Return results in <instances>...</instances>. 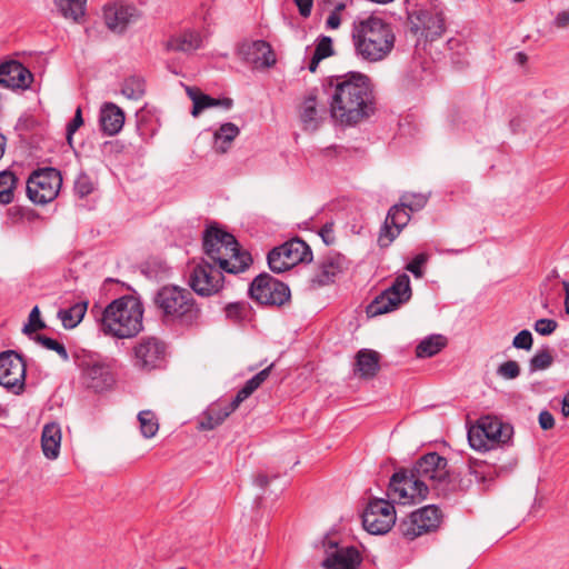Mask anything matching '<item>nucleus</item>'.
<instances>
[{"instance_id":"nucleus-1","label":"nucleus","mask_w":569,"mask_h":569,"mask_svg":"<svg viewBox=\"0 0 569 569\" xmlns=\"http://www.w3.org/2000/svg\"><path fill=\"white\" fill-rule=\"evenodd\" d=\"M332 121L341 127H356L377 111L373 80L360 71L335 74L321 81Z\"/></svg>"},{"instance_id":"nucleus-2","label":"nucleus","mask_w":569,"mask_h":569,"mask_svg":"<svg viewBox=\"0 0 569 569\" xmlns=\"http://www.w3.org/2000/svg\"><path fill=\"white\" fill-rule=\"evenodd\" d=\"M152 305L157 317L166 327L189 330L201 322L202 310L187 288L164 284L154 292Z\"/></svg>"},{"instance_id":"nucleus-3","label":"nucleus","mask_w":569,"mask_h":569,"mask_svg":"<svg viewBox=\"0 0 569 569\" xmlns=\"http://www.w3.org/2000/svg\"><path fill=\"white\" fill-rule=\"evenodd\" d=\"M202 251L207 260L231 274L246 271L253 262L250 252L242 250L237 238L217 222L208 224L203 230Z\"/></svg>"},{"instance_id":"nucleus-4","label":"nucleus","mask_w":569,"mask_h":569,"mask_svg":"<svg viewBox=\"0 0 569 569\" xmlns=\"http://www.w3.org/2000/svg\"><path fill=\"white\" fill-rule=\"evenodd\" d=\"M351 36L357 57L367 62L386 59L395 48L392 24L376 14L355 20Z\"/></svg>"},{"instance_id":"nucleus-5","label":"nucleus","mask_w":569,"mask_h":569,"mask_svg":"<svg viewBox=\"0 0 569 569\" xmlns=\"http://www.w3.org/2000/svg\"><path fill=\"white\" fill-rule=\"evenodd\" d=\"M143 305L130 295L111 301L102 311L101 330L119 339L136 337L142 329Z\"/></svg>"},{"instance_id":"nucleus-6","label":"nucleus","mask_w":569,"mask_h":569,"mask_svg":"<svg viewBox=\"0 0 569 569\" xmlns=\"http://www.w3.org/2000/svg\"><path fill=\"white\" fill-rule=\"evenodd\" d=\"M74 363L80 370V380L86 389L102 392L116 385L114 359L81 350L74 353Z\"/></svg>"},{"instance_id":"nucleus-7","label":"nucleus","mask_w":569,"mask_h":569,"mask_svg":"<svg viewBox=\"0 0 569 569\" xmlns=\"http://www.w3.org/2000/svg\"><path fill=\"white\" fill-rule=\"evenodd\" d=\"M411 477L432 481V489L438 497H447L457 489L458 475L450 470L448 460L438 452L422 455L409 470Z\"/></svg>"},{"instance_id":"nucleus-8","label":"nucleus","mask_w":569,"mask_h":569,"mask_svg":"<svg viewBox=\"0 0 569 569\" xmlns=\"http://www.w3.org/2000/svg\"><path fill=\"white\" fill-rule=\"evenodd\" d=\"M513 427L501 421L496 416L480 417L475 426L468 430V441L472 449L489 451L510 441Z\"/></svg>"},{"instance_id":"nucleus-9","label":"nucleus","mask_w":569,"mask_h":569,"mask_svg":"<svg viewBox=\"0 0 569 569\" xmlns=\"http://www.w3.org/2000/svg\"><path fill=\"white\" fill-rule=\"evenodd\" d=\"M405 11L415 34L420 33L433 41L446 31L445 17L441 11L432 12L431 0H406Z\"/></svg>"},{"instance_id":"nucleus-10","label":"nucleus","mask_w":569,"mask_h":569,"mask_svg":"<svg viewBox=\"0 0 569 569\" xmlns=\"http://www.w3.org/2000/svg\"><path fill=\"white\" fill-rule=\"evenodd\" d=\"M248 296L260 306L281 308L290 303L291 290L287 283L268 272H262L250 282Z\"/></svg>"},{"instance_id":"nucleus-11","label":"nucleus","mask_w":569,"mask_h":569,"mask_svg":"<svg viewBox=\"0 0 569 569\" xmlns=\"http://www.w3.org/2000/svg\"><path fill=\"white\" fill-rule=\"evenodd\" d=\"M312 260L310 246L299 237L272 248L267 254L268 267L274 273H282L298 263H310Z\"/></svg>"},{"instance_id":"nucleus-12","label":"nucleus","mask_w":569,"mask_h":569,"mask_svg":"<svg viewBox=\"0 0 569 569\" xmlns=\"http://www.w3.org/2000/svg\"><path fill=\"white\" fill-rule=\"evenodd\" d=\"M442 520L441 509L436 505H428L401 518L397 530L405 539L412 541L422 535L436 532Z\"/></svg>"},{"instance_id":"nucleus-13","label":"nucleus","mask_w":569,"mask_h":569,"mask_svg":"<svg viewBox=\"0 0 569 569\" xmlns=\"http://www.w3.org/2000/svg\"><path fill=\"white\" fill-rule=\"evenodd\" d=\"M61 171L53 167L33 170L27 180V196L36 204L53 201L61 189Z\"/></svg>"},{"instance_id":"nucleus-14","label":"nucleus","mask_w":569,"mask_h":569,"mask_svg":"<svg viewBox=\"0 0 569 569\" xmlns=\"http://www.w3.org/2000/svg\"><path fill=\"white\" fill-rule=\"evenodd\" d=\"M411 298L410 278L399 274L392 284L378 295L366 308L369 318L385 315L398 309Z\"/></svg>"},{"instance_id":"nucleus-15","label":"nucleus","mask_w":569,"mask_h":569,"mask_svg":"<svg viewBox=\"0 0 569 569\" xmlns=\"http://www.w3.org/2000/svg\"><path fill=\"white\" fill-rule=\"evenodd\" d=\"M27 360L16 350L0 352V386L20 396L26 391Z\"/></svg>"},{"instance_id":"nucleus-16","label":"nucleus","mask_w":569,"mask_h":569,"mask_svg":"<svg viewBox=\"0 0 569 569\" xmlns=\"http://www.w3.org/2000/svg\"><path fill=\"white\" fill-rule=\"evenodd\" d=\"M223 272L218 266L202 258L190 272L188 284L198 296H214L223 289Z\"/></svg>"},{"instance_id":"nucleus-17","label":"nucleus","mask_w":569,"mask_h":569,"mask_svg":"<svg viewBox=\"0 0 569 569\" xmlns=\"http://www.w3.org/2000/svg\"><path fill=\"white\" fill-rule=\"evenodd\" d=\"M362 527L370 535H386L396 525L395 506L383 498L369 500L361 515Z\"/></svg>"},{"instance_id":"nucleus-18","label":"nucleus","mask_w":569,"mask_h":569,"mask_svg":"<svg viewBox=\"0 0 569 569\" xmlns=\"http://www.w3.org/2000/svg\"><path fill=\"white\" fill-rule=\"evenodd\" d=\"M166 343L156 337L142 338L133 348L134 366L151 371L166 366Z\"/></svg>"},{"instance_id":"nucleus-19","label":"nucleus","mask_w":569,"mask_h":569,"mask_svg":"<svg viewBox=\"0 0 569 569\" xmlns=\"http://www.w3.org/2000/svg\"><path fill=\"white\" fill-rule=\"evenodd\" d=\"M350 267V260L338 251H329L318 263V271L312 278V283L318 287L329 286L343 274Z\"/></svg>"},{"instance_id":"nucleus-20","label":"nucleus","mask_w":569,"mask_h":569,"mask_svg":"<svg viewBox=\"0 0 569 569\" xmlns=\"http://www.w3.org/2000/svg\"><path fill=\"white\" fill-rule=\"evenodd\" d=\"M408 211L405 206H401V202L390 207L377 240L381 249L388 248L408 224L411 219Z\"/></svg>"},{"instance_id":"nucleus-21","label":"nucleus","mask_w":569,"mask_h":569,"mask_svg":"<svg viewBox=\"0 0 569 569\" xmlns=\"http://www.w3.org/2000/svg\"><path fill=\"white\" fill-rule=\"evenodd\" d=\"M32 81V72L20 61L9 60L0 64V86L12 90H27Z\"/></svg>"},{"instance_id":"nucleus-22","label":"nucleus","mask_w":569,"mask_h":569,"mask_svg":"<svg viewBox=\"0 0 569 569\" xmlns=\"http://www.w3.org/2000/svg\"><path fill=\"white\" fill-rule=\"evenodd\" d=\"M242 60L257 68H270L276 63V54L271 44L266 40L246 41L239 46Z\"/></svg>"},{"instance_id":"nucleus-23","label":"nucleus","mask_w":569,"mask_h":569,"mask_svg":"<svg viewBox=\"0 0 569 569\" xmlns=\"http://www.w3.org/2000/svg\"><path fill=\"white\" fill-rule=\"evenodd\" d=\"M299 119L305 131H316L326 119L327 108H318L317 89H311L299 107Z\"/></svg>"},{"instance_id":"nucleus-24","label":"nucleus","mask_w":569,"mask_h":569,"mask_svg":"<svg viewBox=\"0 0 569 569\" xmlns=\"http://www.w3.org/2000/svg\"><path fill=\"white\" fill-rule=\"evenodd\" d=\"M412 477L409 473V470L406 468H400L397 470L390 478L387 497L391 505H409L412 501V496H410V483Z\"/></svg>"},{"instance_id":"nucleus-25","label":"nucleus","mask_w":569,"mask_h":569,"mask_svg":"<svg viewBox=\"0 0 569 569\" xmlns=\"http://www.w3.org/2000/svg\"><path fill=\"white\" fill-rule=\"evenodd\" d=\"M380 371V353L372 349H360L353 363V375L362 380H372Z\"/></svg>"},{"instance_id":"nucleus-26","label":"nucleus","mask_w":569,"mask_h":569,"mask_svg":"<svg viewBox=\"0 0 569 569\" xmlns=\"http://www.w3.org/2000/svg\"><path fill=\"white\" fill-rule=\"evenodd\" d=\"M362 562V557L355 546L337 549L327 557L322 566L326 569H358Z\"/></svg>"},{"instance_id":"nucleus-27","label":"nucleus","mask_w":569,"mask_h":569,"mask_svg":"<svg viewBox=\"0 0 569 569\" xmlns=\"http://www.w3.org/2000/svg\"><path fill=\"white\" fill-rule=\"evenodd\" d=\"M124 112L113 102H106L100 110L99 123L103 134L114 136L124 124Z\"/></svg>"},{"instance_id":"nucleus-28","label":"nucleus","mask_w":569,"mask_h":569,"mask_svg":"<svg viewBox=\"0 0 569 569\" xmlns=\"http://www.w3.org/2000/svg\"><path fill=\"white\" fill-rule=\"evenodd\" d=\"M187 93L192 100L191 114L193 117H198L204 109L208 108L223 107L224 109H230L233 106V100L231 98H213L201 92L198 88L188 87Z\"/></svg>"},{"instance_id":"nucleus-29","label":"nucleus","mask_w":569,"mask_h":569,"mask_svg":"<svg viewBox=\"0 0 569 569\" xmlns=\"http://www.w3.org/2000/svg\"><path fill=\"white\" fill-rule=\"evenodd\" d=\"M136 8L132 6H114L104 10L107 27L117 32H123L134 16Z\"/></svg>"},{"instance_id":"nucleus-30","label":"nucleus","mask_w":569,"mask_h":569,"mask_svg":"<svg viewBox=\"0 0 569 569\" xmlns=\"http://www.w3.org/2000/svg\"><path fill=\"white\" fill-rule=\"evenodd\" d=\"M201 47L202 37L194 30H186L180 34L172 36L166 44L167 50L183 53H192Z\"/></svg>"},{"instance_id":"nucleus-31","label":"nucleus","mask_w":569,"mask_h":569,"mask_svg":"<svg viewBox=\"0 0 569 569\" xmlns=\"http://www.w3.org/2000/svg\"><path fill=\"white\" fill-rule=\"evenodd\" d=\"M224 317L237 326H246L256 319V311L248 301L229 302L223 307Z\"/></svg>"},{"instance_id":"nucleus-32","label":"nucleus","mask_w":569,"mask_h":569,"mask_svg":"<svg viewBox=\"0 0 569 569\" xmlns=\"http://www.w3.org/2000/svg\"><path fill=\"white\" fill-rule=\"evenodd\" d=\"M61 429L56 422L47 423L43 427L41 436V447L43 455L48 459H57L60 452Z\"/></svg>"},{"instance_id":"nucleus-33","label":"nucleus","mask_w":569,"mask_h":569,"mask_svg":"<svg viewBox=\"0 0 569 569\" xmlns=\"http://www.w3.org/2000/svg\"><path fill=\"white\" fill-rule=\"evenodd\" d=\"M234 410L231 402L224 407L211 406L203 413L198 423L199 430H213L220 426Z\"/></svg>"},{"instance_id":"nucleus-34","label":"nucleus","mask_w":569,"mask_h":569,"mask_svg":"<svg viewBox=\"0 0 569 569\" xmlns=\"http://www.w3.org/2000/svg\"><path fill=\"white\" fill-rule=\"evenodd\" d=\"M239 128L232 122H226L213 133V149L218 153H226L232 141L239 136Z\"/></svg>"},{"instance_id":"nucleus-35","label":"nucleus","mask_w":569,"mask_h":569,"mask_svg":"<svg viewBox=\"0 0 569 569\" xmlns=\"http://www.w3.org/2000/svg\"><path fill=\"white\" fill-rule=\"evenodd\" d=\"M88 308V301H80L74 303L68 309H60L58 312L59 319L66 329H73L83 319Z\"/></svg>"},{"instance_id":"nucleus-36","label":"nucleus","mask_w":569,"mask_h":569,"mask_svg":"<svg viewBox=\"0 0 569 569\" xmlns=\"http://www.w3.org/2000/svg\"><path fill=\"white\" fill-rule=\"evenodd\" d=\"M447 346V338L442 335H432L425 338L416 347L418 358H430L439 353Z\"/></svg>"},{"instance_id":"nucleus-37","label":"nucleus","mask_w":569,"mask_h":569,"mask_svg":"<svg viewBox=\"0 0 569 569\" xmlns=\"http://www.w3.org/2000/svg\"><path fill=\"white\" fill-rule=\"evenodd\" d=\"M59 12L78 22L86 14L87 0H53Z\"/></svg>"},{"instance_id":"nucleus-38","label":"nucleus","mask_w":569,"mask_h":569,"mask_svg":"<svg viewBox=\"0 0 569 569\" xmlns=\"http://www.w3.org/2000/svg\"><path fill=\"white\" fill-rule=\"evenodd\" d=\"M121 92L128 99L139 100L146 94V80L141 76H130L126 78L121 86Z\"/></svg>"},{"instance_id":"nucleus-39","label":"nucleus","mask_w":569,"mask_h":569,"mask_svg":"<svg viewBox=\"0 0 569 569\" xmlns=\"http://www.w3.org/2000/svg\"><path fill=\"white\" fill-rule=\"evenodd\" d=\"M17 184L18 178L12 171L0 172V203L8 204L13 201Z\"/></svg>"},{"instance_id":"nucleus-40","label":"nucleus","mask_w":569,"mask_h":569,"mask_svg":"<svg viewBox=\"0 0 569 569\" xmlns=\"http://www.w3.org/2000/svg\"><path fill=\"white\" fill-rule=\"evenodd\" d=\"M555 361L551 349L545 346L536 351V353L529 360V371L536 372L546 370L552 366Z\"/></svg>"},{"instance_id":"nucleus-41","label":"nucleus","mask_w":569,"mask_h":569,"mask_svg":"<svg viewBox=\"0 0 569 569\" xmlns=\"http://www.w3.org/2000/svg\"><path fill=\"white\" fill-rule=\"evenodd\" d=\"M140 431L144 438H152L159 430V422L151 410H142L138 413Z\"/></svg>"},{"instance_id":"nucleus-42","label":"nucleus","mask_w":569,"mask_h":569,"mask_svg":"<svg viewBox=\"0 0 569 569\" xmlns=\"http://www.w3.org/2000/svg\"><path fill=\"white\" fill-rule=\"evenodd\" d=\"M31 339L39 343L40 346H42L43 348H46L47 350L57 352L58 356L63 361L69 360V353L67 351V348L60 341L40 333H36L33 337H31Z\"/></svg>"},{"instance_id":"nucleus-43","label":"nucleus","mask_w":569,"mask_h":569,"mask_svg":"<svg viewBox=\"0 0 569 569\" xmlns=\"http://www.w3.org/2000/svg\"><path fill=\"white\" fill-rule=\"evenodd\" d=\"M409 78L413 82H421L425 79V73L431 74V62L420 58H413L409 67Z\"/></svg>"},{"instance_id":"nucleus-44","label":"nucleus","mask_w":569,"mask_h":569,"mask_svg":"<svg viewBox=\"0 0 569 569\" xmlns=\"http://www.w3.org/2000/svg\"><path fill=\"white\" fill-rule=\"evenodd\" d=\"M47 328L46 322L41 319V312L38 306H34L28 318V322L23 326L22 332L29 337H31L32 333H37L40 330H43Z\"/></svg>"},{"instance_id":"nucleus-45","label":"nucleus","mask_w":569,"mask_h":569,"mask_svg":"<svg viewBox=\"0 0 569 569\" xmlns=\"http://www.w3.org/2000/svg\"><path fill=\"white\" fill-rule=\"evenodd\" d=\"M94 190L93 182L91 180V177L86 173L84 171H81L73 183V191L74 194L78 196L80 199L88 197L91 194Z\"/></svg>"},{"instance_id":"nucleus-46","label":"nucleus","mask_w":569,"mask_h":569,"mask_svg":"<svg viewBox=\"0 0 569 569\" xmlns=\"http://www.w3.org/2000/svg\"><path fill=\"white\" fill-rule=\"evenodd\" d=\"M400 202L410 212H417L426 207L428 197L423 193H403L400 197Z\"/></svg>"},{"instance_id":"nucleus-47","label":"nucleus","mask_w":569,"mask_h":569,"mask_svg":"<svg viewBox=\"0 0 569 569\" xmlns=\"http://www.w3.org/2000/svg\"><path fill=\"white\" fill-rule=\"evenodd\" d=\"M429 493V487L425 482L423 478H417L412 477L411 483H410V496H412L411 503H415L417 501H421L428 497Z\"/></svg>"},{"instance_id":"nucleus-48","label":"nucleus","mask_w":569,"mask_h":569,"mask_svg":"<svg viewBox=\"0 0 569 569\" xmlns=\"http://www.w3.org/2000/svg\"><path fill=\"white\" fill-rule=\"evenodd\" d=\"M497 375L507 380H513L520 375V366L515 360L502 362L497 368Z\"/></svg>"},{"instance_id":"nucleus-49","label":"nucleus","mask_w":569,"mask_h":569,"mask_svg":"<svg viewBox=\"0 0 569 569\" xmlns=\"http://www.w3.org/2000/svg\"><path fill=\"white\" fill-rule=\"evenodd\" d=\"M9 214L14 220H27L29 222H32L40 218V214L28 207H21V206H13L9 209Z\"/></svg>"},{"instance_id":"nucleus-50","label":"nucleus","mask_w":569,"mask_h":569,"mask_svg":"<svg viewBox=\"0 0 569 569\" xmlns=\"http://www.w3.org/2000/svg\"><path fill=\"white\" fill-rule=\"evenodd\" d=\"M313 53L322 60L335 53L332 39L328 36H320L317 40Z\"/></svg>"},{"instance_id":"nucleus-51","label":"nucleus","mask_w":569,"mask_h":569,"mask_svg":"<svg viewBox=\"0 0 569 569\" xmlns=\"http://www.w3.org/2000/svg\"><path fill=\"white\" fill-rule=\"evenodd\" d=\"M429 259L428 253L421 252L418 253L416 257L412 258L410 262L407 263L406 269L411 272L415 278H422L423 277V266L427 263Z\"/></svg>"},{"instance_id":"nucleus-52","label":"nucleus","mask_w":569,"mask_h":569,"mask_svg":"<svg viewBox=\"0 0 569 569\" xmlns=\"http://www.w3.org/2000/svg\"><path fill=\"white\" fill-rule=\"evenodd\" d=\"M257 390L254 383L251 379L247 380L246 383L239 391L236 397L231 401V410H236L241 402H243L247 398H249Z\"/></svg>"},{"instance_id":"nucleus-53","label":"nucleus","mask_w":569,"mask_h":569,"mask_svg":"<svg viewBox=\"0 0 569 569\" xmlns=\"http://www.w3.org/2000/svg\"><path fill=\"white\" fill-rule=\"evenodd\" d=\"M533 345L532 333L528 329L521 330L517 333L512 340V346L516 349H522L529 351Z\"/></svg>"},{"instance_id":"nucleus-54","label":"nucleus","mask_w":569,"mask_h":569,"mask_svg":"<svg viewBox=\"0 0 569 569\" xmlns=\"http://www.w3.org/2000/svg\"><path fill=\"white\" fill-rule=\"evenodd\" d=\"M558 327V322L553 319L541 318L536 321L535 330L541 336L551 335Z\"/></svg>"},{"instance_id":"nucleus-55","label":"nucleus","mask_w":569,"mask_h":569,"mask_svg":"<svg viewBox=\"0 0 569 569\" xmlns=\"http://www.w3.org/2000/svg\"><path fill=\"white\" fill-rule=\"evenodd\" d=\"M83 117L81 108L78 107L72 120L67 124V140L69 143L72 141V136L77 132V130L83 126Z\"/></svg>"},{"instance_id":"nucleus-56","label":"nucleus","mask_w":569,"mask_h":569,"mask_svg":"<svg viewBox=\"0 0 569 569\" xmlns=\"http://www.w3.org/2000/svg\"><path fill=\"white\" fill-rule=\"evenodd\" d=\"M333 228H335V222L328 221L320 228V230L318 232V234L322 239L323 243L327 246H331L336 241Z\"/></svg>"},{"instance_id":"nucleus-57","label":"nucleus","mask_w":569,"mask_h":569,"mask_svg":"<svg viewBox=\"0 0 569 569\" xmlns=\"http://www.w3.org/2000/svg\"><path fill=\"white\" fill-rule=\"evenodd\" d=\"M538 421L542 430H550L555 427V418L548 410H542L539 413Z\"/></svg>"},{"instance_id":"nucleus-58","label":"nucleus","mask_w":569,"mask_h":569,"mask_svg":"<svg viewBox=\"0 0 569 569\" xmlns=\"http://www.w3.org/2000/svg\"><path fill=\"white\" fill-rule=\"evenodd\" d=\"M298 8V12L303 18H309L313 7V0H293Z\"/></svg>"},{"instance_id":"nucleus-59","label":"nucleus","mask_w":569,"mask_h":569,"mask_svg":"<svg viewBox=\"0 0 569 569\" xmlns=\"http://www.w3.org/2000/svg\"><path fill=\"white\" fill-rule=\"evenodd\" d=\"M341 24V17L337 13V11H331L326 21V27L328 29H337Z\"/></svg>"},{"instance_id":"nucleus-60","label":"nucleus","mask_w":569,"mask_h":569,"mask_svg":"<svg viewBox=\"0 0 569 569\" xmlns=\"http://www.w3.org/2000/svg\"><path fill=\"white\" fill-rule=\"evenodd\" d=\"M557 28H566L569 26V11H560L553 21Z\"/></svg>"},{"instance_id":"nucleus-61","label":"nucleus","mask_w":569,"mask_h":569,"mask_svg":"<svg viewBox=\"0 0 569 569\" xmlns=\"http://www.w3.org/2000/svg\"><path fill=\"white\" fill-rule=\"evenodd\" d=\"M273 366H274V363H271L267 368L262 369L261 371H259L258 373L254 375V378L258 381H260L261 383H263L268 379V377L270 376Z\"/></svg>"},{"instance_id":"nucleus-62","label":"nucleus","mask_w":569,"mask_h":569,"mask_svg":"<svg viewBox=\"0 0 569 569\" xmlns=\"http://www.w3.org/2000/svg\"><path fill=\"white\" fill-rule=\"evenodd\" d=\"M561 413L563 417H569V390L566 392V395L562 398L561 401Z\"/></svg>"},{"instance_id":"nucleus-63","label":"nucleus","mask_w":569,"mask_h":569,"mask_svg":"<svg viewBox=\"0 0 569 569\" xmlns=\"http://www.w3.org/2000/svg\"><path fill=\"white\" fill-rule=\"evenodd\" d=\"M269 477L264 473H259L254 479V483L260 488H266L269 485Z\"/></svg>"},{"instance_id":"nucleus-64","label":"nucleus","mask_w":569,"mask_h":569,"mask_svg":"<svg viewBox=\"0 0 569 569\" xmlns=\"http://www.w3.org/2000/svg\"><path fill=\"white\" fill-rule=\"evenodd\" d=\"M561 283H562L563 290L566 292L565 310H566V313L569 315V281L563 280Z\"/></svg>"}]
</instances>
